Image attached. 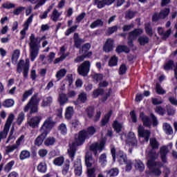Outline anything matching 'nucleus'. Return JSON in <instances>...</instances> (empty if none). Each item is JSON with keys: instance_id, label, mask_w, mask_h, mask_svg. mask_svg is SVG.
Masks as SVG:
<instances>
[{"instance_id": "nucleus-33", "label": "nucleus", "mask_w": 177, "mask_h": 177, "mask_svg": "<svg viewBox=\"0 0 177 177\" xmlns=\"http://www.w3.org/2000/svg\"><path fill=\"white\" fill-rule=\"evenodd\" d=\"M67 74V70L65 68H62L59 71H58L55 75V77L58 80V81H60L61 79L63 78Z\"/></svg>"}, {"instance_id": "nucleus-49", "label": "nucleus", "mask_w": 177, "mask_h": 177, "mask_svg": "<svg viewBox=\"0 0 177 177\" xmlns=\"http://www.w3.org/2000/svg\"><path fill=\"white\" fill-rule=\"evenodd\" d=\"M100 26H103V21H102V19H97L91 24L90 27L91 28H96V27H99Z\"/></svg>"}, {"instance_id": "nucleus-31", "label": "nucleus", "mask_w": 177, "mask_h": 177, "mask_svg": "<svg viewBox=\"0 0 177 177\" xmlns=\"http://www.w3.org/2000/svg\"><path fill=\"white\" fill-rule=\"evenodd\" d=\"M85 161L87 167H92V164L95 162V160L92 158V155L91 154V153L88 152L86 154Z\"/></svg>"}, {"instance_id": "nucleus-10", "label": "nucleus", "mask_w": 177, "mask_h": 177, "mask_svg": "<svg viewBox=\"0 0 177 177\" xmlns=\"http://www.w3.org/2000/svg\"><path fill=\"white\" fill-rule=\"evenodd\" d=\"M34 19V14H32L26 20V21L24 24V28L21 30V39H24L26 38V31H28V27H30V24L32 23V19Z\"/></svg>"}, {"instance_id": "nucleus-59", "label": "nucleus", "mask_w": 177, "mask_h": 177, "mask_svg": "<svg viewBox=\"0 0 177 177\" xmlns=\"http://www.w3.org/2000/svg\"><path fill=\"white\" fill-rule=\"evenodd\" d=\"M38 155L41 158H44V157H46V156H48V151L46 149H41L38 151Z\"/></svg>"}, {"instance_id": "nucleus-45", "label": "nucleus", "mask_w": 177, "mask_h": 177, "mask_svg": "<svg viewBox=\"0 0 177 177\" xmlns=\"http://www.w3.org/2000/svg\"><path fill=\"white\" fill-rule=\"evenodd\" d=\"M91 49V44H86L82 47V50H80V55H85L88 50Z\"/></svg>"}, {"instance_id": "nucleus-37", "label": "nucleus", "mask_w": 177, "mask_h": 177, "mask_svg": "<svg viewBox=\"0 0 177 177\" xmlns=\"http://www.w3.org/2000/svg\"><path fill=\"white\" fill-rule=\"evenodd\" d=\"M19 57H20V50L17 49L13 51L12 56V63H16L17 60H19Z\"/></svg>"}, {"instance_id": "nucleus-16", "label": "nucleus", "mask_w": 177, "mask_h": 177, "mask_svg": "<svg viewBox=\"0 0 177 177\" xmlns=\"http://www.w3.org/2000/svg\"><path fill=\"white\" fill-rule=\"evenodd\" d=\"M149 146H151L152 149L149 151L148 154V158H150V153H156L154 150H157V149L160 147V143L158 142V141H157V139L151 138L149 140Z\"/></svg>"}, {"instance_id": "nucleus-35", "label": "nucleus", "mask_w": 177, "mask_h": 177, "mask_svg": "<svg viewBox=\"0 0 177 177\" xmlns=\"http://www.w3.org/2000/svg\"><path fill=\"white\" fill-rule=\"evenodd\" d=\"M118 63V57H117L115 55H113L109 59L108 64L110 67H114L115 66H117Z\"/></svg>"}, {"instance_id": "nucleus-30", "label": "nucleus", "mask_w": 177, "mask_h": 177, "mask_svg": "<svg viewBox=\"0 0 177 177\" xmlns=\"http://www.w3.org/2000/svg\"><path fill=\"white\" fill-rule=\"evenodd\" d=\"M3 106L6 109L13 107L15 106V100L12 98L6 99L3 102Z\"/></svg>"}, {"instance_id": "nucleus-43", "label": "nucleus", "mask_w": 177, "mask_h": 177, "mask_svg": "<svg viewBox=\"0 0 177 177\" xmlns=\"http://www.w3.org/2000/svg\"><path fill=\"white\" fill-rule=\"evenodd\" d=\"M30 156V151L27 150H24L21 152L19 155L20 160H26L27 158H29Z\"/></svg>"}, {"instance_id": "nucleus-25", "label": "nucleus", "mask_w": 177, "mask_h": 177, "mask_svg": "<svg viewBox=\"0 0 177 177\" xmlns=\"http://www.w3.org/2000/svg\"><path fill=\"white\" fill-rule=\"evenodd\" d=\"M60 16H62V12H59L57 9L55 8L50 15V19L53 20V21H57Z\"/></svg>"}, {"instance_id": "nucleus-38", "label": "nucleus", "mask_w": 177, "mask_h": 177, "mask_svg": "<svg viewBox=\"0 0 177 177\" xmlns=\"http://www.w3.org/2000/svg\"><path fill=\"white\" fill-rule=\"evenodd\" d=\"M17 149V147L15 146V144L12 145L6 146L5 147L6 154H10V153H13V151Z\"/></svg>"}, {"instance_id": "nucleus-23", "label": "nucleus", "mask_w": 177, "mask_h": 177, "mask_svg": "<svg viewBox=\"0 0 177 177\" xmlns=\"http://www.w3.org/2000/svg\"><path fill=\"white\" fill-rule=\"evenodd\" d=\"M158 34H160L162 38H163L164 39H167V38H168V37L171 35V32H172V30L171 29H169L167 31L164 32V29H162V28H158Z\"/></svg>"}, {"instance_id": "nucleus-2", "label": "nucleus", "mask_w": 177, "mask_h": 177, "mask_svg": "<svg viewBox=\"0 0 177 177\" xmlns=\"http://www.w3.org/2000/svg\"><path fill=\"white\" fill-rule=\"evenodd\" d=\"M56 122L53 121V117L47 118L44 122L41 127L40 128L41 135H39L35 140V146H41L45 140V138L48 136V133L50 132L52 128L55 127Z\"/></svg>"}, {"instance_id": "nucleus-13", "label": "nucleus", "mask_w": 177, "mask_h": 177, "mask_svg": "<svg viewBox=\"0 0 177 177\" xmlns=\"http://www.w3.org/2000/svg\"><path fill=\"white\" fill-rule=\"evenodd\" d=\"M126 143L129 145V146H138V140H136L133 132H129L128 133Z\"/></svg>"}, {"instance_id": "nucleus-24", "label": "nucleus", "mask_w": 177, "mask_h": 177, "mask_svg": "<svg viewBox=\"0 0 177 177\" xmlns=\"http://www.w3.org/2000/svg\"><path fill=\"white\" fill-rule=\"evenodd\" d=\"M163 131L166 135H173L174 134V129L172 128V126L168 123H164L163 124Z\"/></svg>"}, {"instance_id": "nucleus-5", "label": "nucleus", "mask_w": 177, "mask_h": 177, "mask_svg": "<svg viewBox=\"0 0 177 177\" xmlns=\"http://www.w3.org/2000/svg\"><path fill=\"white\" fill-rule=\"evenodd\" d=\"M37 94L34 95L26 105L24 109L25 113H27L28 110H30V114H35V113H38V104H39V100H37Z\"/></svg>"}, {"instance_id": "nucleus-55", "label": "nucleus", "mask_w": 177, "mask_h": 177, "mask_svg": "<svg viewBox=\"0 0 177 177\" xmlns=\"http://www.w3.org/2000/svg\"><path fill=\"white\" fill-rule=\"evenodd\" d=\"M2 6L5 9H13L14 8H16V5L10 2L4 3L2 4Z\"/></svg>"}, {"instance_id": "nucleus-15", "label": "nucleus", "mask_w": 177, "mask_h": 177, "mask_svg": "<svg viewBox=\"0 0 177 177\" xmlns=\"http://www.w3.org/2000/svg\"><path fill=\"white\" fill-rule=\"evenodd\" d=\"M75 174L77 176H81L82 174V165L81 159H77L74 162Z\"/></svg>"}, {"instance_id": "nucleus-20", "label": "nucleus", "mask_w": 177, "mask_h": 177, "mask_svg": "<svg viewBox=\"0 0 177 177\" xmlns=\"http://www.w3.org/2000/svg\"><path fill=\"white\" fill-rule=\"evenodd\" d=\"M88 100V96L86 95V93H81L77 97V101H74L73 104H75V106H77V104H80V102L81 103H85Z\"/></svg>"}, {"instance_id": "nucleus-47", "label": "nucleus", "mask_w": 177, "mask_h": 177, "mask_svg": "<svg viewBox=\"0 0 177 177\" xmlns=\"http://www.w3.org/2000/svg\"><path fill=\"white\" fill-rule=\"evenodd\" d=\"M159 15L160 19H165V17L169 15V8H164L163 10H161Z\"/></svg>"}, {"instance_id": "nucleus-29", "label": "nucleus", "mask_w": 177, "mask_h": 177, "mask_svg": "<svg viewBox=\"0 0 177 177\" xmlns=\"http://www.w3.org/2000/svg\"><path fill=\"white\" fill-rule=\"evenodd\" d=\"M135 168L137 171L140 172H143L145 171V164L140 160H136Z\"/></svg>"}, {"instance_id": "nucleus-63", "label": "nucleus", "mask_w": 177, "mask_h": 177, "mask_svg": "<svg viewBox=\"0 0 177 177\" xmlns=\"http://www.w3.org/2000/svg\"><path fill=\"white\" fill-rule=\"evenodd\" d=\"M172 66H174V61L170 60L165 64L164 68L166 71H168V70H171V68H172Z\"/></svg>"}, {"instance_id": "nucleus-60", "label": "nucleus", "mask_w": 177, "mask_h": 177, "mask_svg": "<svg viewBox=\"0 0 177 177\" xmlns=\"http://www.w3.org/2000/svg\"><path fill=\"white\" fill-rule=\"evenodd\" d=\"M95 110L93 107H88L86 110V113L88 117V118H92L93 117Z\"/></svg>"}, {"instance_id": "nucleus-32", "label": "nucleus", "mask_w": 177, "mask_h": 177, "mask_svg": "<svg viewBox=\"0 0 177 177\" xmlns=\"http://www.w3.org/2000/svg\"><path fill=\"white\" fill-rule=\"evenodd\" d=\"M74 114V108L73 106H68L66 109L65 117L67 120H70Z\"/></svg>"}, {"instance_id": "nucleus-57", "label": "nucleus", "mask_w": 177, "mask_h": 177, "mask_svg": "<svg viewBox=\"0 0 177 177\" xmlns=\"http://www.w3.org/2000/svg\"><path fill=\"white\" fill-rule=\"evenodd\" d=\"M24 10H26V7H18L13 11V15H15V16H19V15H20V13H21Z\"/></svg>"}, {"instance_id": "nucleus-34", "label": "nucleus", "mask_w": 177, "mask_h": 177, "mask_svg": "<svg viewBox=\"0 0 177 177\" xmlns=\"http://www.w3.org/2000/svg\"><path fill=\"white\" fill-rule=\"evenodd\" d=\"M113 128L115 129V132L118 133L122 131V124L120 123L117 120H115L113 124Z\"/></svg>"}, {"instance_id": "nucleus-64", "label": "nucleus", "mask_w": 177, "mask_h": 177, "mask_svg": "<svg viewBox=\"0 0 177 177\" xmlns=\"http://www.w3.org/2000/svg\"><path fill=\"white\" fill-rule=\"evenodd\" d=\"M118 173L119 171L118 169H112L109 171H108L109 176H117V175H118Z\"/></svg>"}, {"instance_id": "nucleus-52", "label": "nucleus", "mask_w": 177, "mask_h": 177, "mask_svg": "<svg viewBox=\"0 0 177 177\" xmlns=\"http://www.w3.org/2000/svg\"><path fill=\"white\" fill-rule=\"evenodd\" d=\"M156 89L158 95H165V93H167V91L162 89V87H161V85H160L158 83L156 84Z\"/></svg>"}, {"instance_id": "nucleus-14", "label": "nucleus", "mask_w": 177, "mask_h": 177, "mask_svg": "<svg viewBox=\"0 0 177 177\" xmlns=\"http://www.w3.org/2000/svg\"><path fill=\"white\" fill-rule=\"evenodd\" d=\"M160 158L165 164L167 162V154L169 153V149H168V146L163 145L160 148Z\"/></svg>"}, {"instance_id": "nucleus-41", "label": "nucleus", "mask_w": 177, "mask_h": 177, "mask_svg": "<svg viewBox=\"0 0 177 177\" xmlns=\"http://www.w3.org/2000/svg\"><path fill=\"white\" fill-rule=\"evenodd\" d=\"M34 93V88H30L28 91H26L23 95L22 102H26L29 96H31Z\"/></svg>"}, {"instance_id": "nucleus-17", "label": "nucleus", "mask_w": 177, "mask_h": 177, "mask_svg": "<svg viewBox=\"0 0 177 177\" xmlns=\"http://www.w3.org/2000/svg\"><path fill=\"white\" fill-rule=\"evenodd\" d=\"M113 48L114 41L113 39H108L103 47L104 51L106 52V53H109V52H111V50H113Z\"/></svg>"}, {"instance_id": "nucleus-53", "label": "nucleus", "mask_w": 177, "mask_h": 177, "mask_svg": "<svg viewBox=\"0 0 177 177\" xmlns=\"http://www.w3.org/2000/svg\"><path fill=\"white\" fill-rule=\"evenodd\" d=\"M13 165H15V160H11L5 166L4 171L6 172H9L10 171L12 170Z\"/></svg>"}, {"instance_id": "nucleus-8", "label": "nucleus", "mask_w": 177, "mask_h": 177, "mask_svg": "<svg viewBox=\"0 0 177 177\" xmlns=\"http://www.w3.org/2000/svg\"><path fill=\"white\" fill-rule=\"evenodd\" d=\"M91 70V62L89 61H84L82 64L77 67V73L82 77H86Z\"/></svg>"}, {"instance_id": "nucleus-56", "label": "nucleus", "mask_w": 177, "mask_h": 177, "mask_svg": "<svg viewBox=\"0 0 177 177\" xmlns=\"http://www.w3.org/2000/svg\"><path fill=\"white\" fill-rule=\"evenodd\" d=\"M77 28H78V26L77 25L71 26V28H69L68 30H66L65 35H66V37H68V35H70V34H71L72 32H74V31H75Z\"/></svg>"}, {"instance_id": "nucleus-40", "label": "nucleus", "mask_w": 177, "mask_h": 177, "mask_svg": "<svg viewBox=\"0 0 177 177\" xmlns=\"http://www.w3.org/2000/svg\"><path fill=\"white\" fill-rule=\"evenodd\" d=\"M63 162H64V158L62 156L56 158L53 160V164L57 167H62V165H63Z\"/></svg>"}, {"instance_id": "nucleus-54", "label": "nucleus", "mask_w": 177, "mask_h": 177, "mask_svg": "<svg viewBox=\"0 0 177 177\" xmlns=\"http://www.w3.org/2000/svg\"><path fill=\"white\" fill-rule=\"evenodd\" d=\"M145 31L147 35H149V37H153V29L151 28L150 24H147L145 25Z\"/></svg>"}, {"instance_id": "nucleus-50", "label": "nucleus", "mask_w": 177, "mask_h": 177, "mask_svg": "<svg viewBox=\"0 0 177 177\" xmlns=\"http://www.w3.org/2000/svg\"><path fill=\"white\" fill-rule=\"evenodd\" d=\"M26 118V115L24 114V113L21 112L17 117V124H18V125H21V122H23L24 121V119Z\"/></svg>"}, {"instance_id": "nucleus-58", "label": "nucleus", "mask_w": 177, "mask_h": 177, "mask_svg": "<svg viewBox=\"0 0 177 177\" xmlns=\"http://www.w3.org/2000/svg\"><path fill=\"white\" fill-rule=\"evenodd\" d=\"M21 143H24V136H21L16 141L15 144H14L15 146H17V148L19 149L20 147V145Z\"/></svg>"}, {"instance_id": "nucleus-26", "label": "nucleus", "mask_w": 177, "mask_h": 177, "mask_svg": "<svg viewBox=\"0 0 177 177\" xmlns=\"http://www.w3.org/2000/svg\"><path fill=\"white\" fill-rule=\"evenodd\" d=\"M28 2H30V3H37L35 5L34 9L37 10L39 9V8H41V6L45 5L46 1L48 0H28Z\"/></svg>"}, {"instance_id": "nucleus-51", "label": "nucleus", "mask_w": 177, "mask_h": 177, "mask_svg": "<svg viewBox=\"0 0 177 177\" xmlns=\"http://www.w3.org/2000/svg\"><path fill=\"white\" fill-rule=\"evenodd\" d=\"M58 129L62 135H66V133H67V126H66L64 123H62L59 126Z\"/></svg>"}, {"instance_id": "nucleus-21", "label": "nucleus", "mask_w": 177, "mask_h": 177, "mask_svg": "<svg viewBox=\"0 0 177 177\" xmlns=\"http://www.w3.org/2000/svg\"><path fill=\"white\" fill-rule=\"evenodd\" d=\"M67 102H68V97H67V94L64 93H59L58 96V102L60 106H64Z\"/></svg>"}, {"instance_id": "nucleus-18", "label": "nucleus", "mask_w": 177, "mask_h": 177, "mask_svg": "<svg viewBox=\"0 0 177 177\" xmlns=\"http://www.w3.org/2000/svg\"><path fill=\"white\" fill-rule=\"evenodd\" d=\"M116 158L120 165L125 164L128 160H127V154L122 151L117 153Z\"/></svg>"}, {"instance_id": "nucleus-19", "label": "nucleus", "mask_w": 177, "mask_h": 177, "mask_svg": "<svg viewBox=\"0 0 177 177\" xmlns=\"http://www.w3.org/2000/svg\"><path fill=\"white\" fill-rule=\"evenodd\" d=\"M66 49L67 48H66V46H64L61 47L59 52V55H61V57L55 59V63H59V62H63V60H64V59H66V57L68 56V53H65Z\"/></svg>"}, {"instance_id": "nucleus-12", "label": "nucleus", "mask_w": 177, "mask_h": 177, "mask_svg": "<svg viewBox=\"0 0 177 177\" xmlns=\"http://www.w3.org/2000/svg\"><path fill=\"white\" fill-rule=\"evenodd\" d=\"M42 121V116H34L28 120V124L31 128H38Z\"/></svg>"}, {"instance_id": "nucleus-36", "label": "nucleus", "mask_w": 177, "mask_h": 177, "mask_svg": "<svg viewBox=\"0 0 177 177\" xmlns=\"http://www.w3.org/2000/svg\"><path fill=\"white\" fill-rule=\"evenodd\" d=\"M30 70V60L27 59L26 60V64L24 68V77L27 78L28 77V71Z\"/></svg>"}, {"instance_id": "nucleus-42", "label": "nucleus", "mask_w": 177, "mask_h": 177, "mask_svg": "<svg viewBox=\"0 0 177 177\" xmlns=\"http://www.w3.org/2000/svg\"><path fill=\"white\" fill-rule=\"evenodd\" d=\"M26 66V63L24 62V60L21 59L19 62L17 64V71L19 73V74H21V72L23 71V68L24 69V66Z\"/></svg>"}, {"instance_id": "nucleus-11", "label": "nucleus", "mask_w": 177, "mask_h": 177, "mask_svg": "<svg viewBox=\"0 0 177 177\" xmlns=\"http://www.w3.org/2000/svg\"><path fill=\"white\" fill-rule=\"evenodd\" d=\"M138 132L140 138H142L145 142H149V139H150V135L151 133L150 131L146 130L143 126L139 125Z\"/></svg>"}, {"instance_id": "nucleus-48", "label": "nucleus", "mask_w": 177, "mask_h": 177, "mask_svg": "<svg viewBox=\"0 0 177 177\" xmlns=\"http://www.w3.org/2000/svg\"><path fill=\"white\" fill-rule=\"evenodd\" d=\"M55 142H56V139L53 137H49L44 141V145L46 146H52L55 145Z\"/></svg>"}, {"instance_id": "nucleus-44", "label": "nucleus", "mask_w": 177, "mask_h": 177, "mask_svg": "<svg viewBox=\"0 0 177 177\" xmlns=\"http://www.w3.org/2000/svg\"><path fill=\"white\" fill-rule=\"evenodd\" d=\"M111 114H113V112L110 111L106 115H105L104 118L101 121L102 126L106 125V124L109 122V120H110V117H111Z\"/></svg>"}, {"instance_id": "nucleus-6", "label": "nucleus", "mask_w": 177, "mask_h": 177, "mask_svg": "<svg viewBox=\"0 0 177 177\" xmlns=\"http://www.w3.org/2000/svg\"><path fill=\"white\" fill-rule=\"evenodd\" d=\"M13 120H15V115L13 113H10L6 120L3 130L0 133V142L2 139L6 138V136H8V133L9 132V129H10Z\"/></svg>"}, {"instance_id": "nucleus-3", "label": "nucleus", "mask_w": 177, "mask_h": 177, "mask_svg": "<svg viewBox=\"0 0 177 177\" xmlns=\"http://www.w3.org/2000/svg\"><path fill=\"white\" fill-rule=\"evenodd\" d=\"M46 39V36H42L39 39L35 37L34 33H32L29 37V52L30 57L32 62L35 60V58L39 53V48H41V41Z\"/></svg>"}, {"instance_id": "nucleus-46", "label": "nucleus", "mask_w": 177, "mask_h": 177, "mask_svg": "<svg viewBox=\"0 0 177 177\" xmlns=\"http://www.w3.org/2000/svg\"><path fill=\"white\" fill-rule=\"evenodd\" d=\"M95 5L98 9H102L106 6V1L104 0H95Z\"/></svg>"}, {"instance_id": "nucleus-1", "label": "nucleus", "mask_w": 177, "mask_h": 177, "mask_svg": "<svg viewBox=\"0 0 177 177\" xmlns=\"http://www.w3.org/2000/svg\"><path fill=\"white\" fill-rule=\"evenodd\" d=\"M96 133V129L93 127H90L87 129V131L82 130L76 134L75 136V141L72 145H69V149H68V154L71 160H74L75 156V151H77V146H81L84 145L86 139H89L91 136Z\"/></svg>"}, {"instance_id": "nucleus-62", "label": "nucleus", "mask_w": 177, "mask_h": 177, "mask_svg": "<svg viewBox=\"0 0 177 177\" xmlns=\"http://www.w3.org/2000/svg\"><path fill=\"white\" fill-rule=\"evenodd\" d=\"M68 169H70V162L68 161L64 166V169H62V174L67 175L68 172Z\"/></svg>"}, {"instance_id": "nucleus-28", "label": "nucleus", "mask_w": 177, "mask_h": 177, "mask_svg": "<svg viewBox=\"0 0 177 177\" xmlns=\"http://www.w3.org/2000/svg\"><path fill=\"white\" fill-rule=\"evenodd\" d=\"M53 98L50 96L46 97L41 103V107H48L50 104H52Z\"/></svg>"}, {"instance_id": "nucleus-39", "label": "nucleus", "mask_w": 177, "mask_h": 177, "mask_svg": "<svg viewBox=\"0 0 177 177\" xmlns=\"http://www.w3.org/2000/svg\"><path fill=\"white\" fill-rule=\"evenodd\" d=\"M46 163H45V162H40L37 166V171L42 174H45V172H46Z\"/></svg>"}, {"instance_id": "nucleus-9", "label": "nucleus", "mask_w": 177, "mask_h": 177, "mask_svg": "<svg viewBox=\"0 0 177 177\" xmlns=\"http://www.w3.org/2000/svg\"><path fill=\"white\" fill-rule=\"evenodd\" d=\"M104 149V141L103 140L97 142H94L90 146V150L94 153L95 156H96L97 153H101Z\"/></svg>"}, {"instance_id": "nucleus-22", "label": "nucleus", "mask_w": 177, "mask_h": 177, "mask_svg": "<svg viewBox=\"0 0 177 177\" xmlns=\"http://www.w3.org/2000/svg\"><path fill=\"white\" fill-rule=\"evenodd\" d=\"M141 34H143V29L142 28H138L133 30L129 33V39H136V38L138 36L140 35Z\"/></svg>"}, {"instance_id": "nucleus-7", "label": "nucleus", "mask_w": 177, "mask_h": 177, "mask_svg": "<svg viewBox=\"0 0 177 177\" xmlns=\"http://www.w3.org/2000/svg\"><path fill=\"white\" fill-rule=\"evenodd\" d=\"M140 120H142L145 127H147L148 128H149V127H151V124H153V127H156V125H157L158 124L157 118L153 114H151V120L149 117L145 115V113L143 112H141L140 113Z\"/></svg>"}, {"instance_id": "nucleus-27", "label": "nucleus", "mask_w": 177, "mask_h": 177, "mask_svg": "<svg viewBox=\"0 0 177 177\" xmlns=\"http://www.w3.org/2000/svg\"><path fill=\"white\" fill-rule=\"evenodd\" d=\"M138 41L141 46H145V45L150 42V39L146 35H142L138 37Z\"/></svg>"}, {"instance_id": "nucleus-4", "label": "nucleus", "mask_w": 177, "mask_h": 177, "mask_svg": "<svg viewBox=\"0 0 177 177\" xmlns=\"http://www.w3.org/2000/svg\"><path fill=\"white\" fill-rule=\"evenodd\" d=\"M158 158V153L157 152H151L149 153V158H148L147 167L151 169L152 174L156 176H160L161 175V168L162 165L160 162H156V160Z\"/></svg>"}, {"instance_id": "nucleus-61", "label": "nucleus", "mask_w": 177, "mask_h": 177, "mask_svg": "<svg viewBox=\"0 0 177 177\" xmlns=\"http://www.w3.org/2000/svg\"><path fill=\"white\" fill-rule=\"evenodd\" d=\"M116 52L118 53H121V52H128V47L125 46H119L116 48Z\"/></svg>"}]
</instances>
